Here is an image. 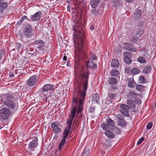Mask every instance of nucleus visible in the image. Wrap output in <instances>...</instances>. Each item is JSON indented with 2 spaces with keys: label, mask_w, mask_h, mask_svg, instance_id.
Segmentation results:
<instances>
[{
  "label": "nucleus",
  "mask_w": 156,
  "mask_h": 156,
  "mask_svg": "<svg viewBox=\"0 0 156 156\" xmlns=\"http://www.w3.org/2000/svg\"><path fill=\"white\" fill-rule=\"evenodd\" d=\"M16 45V49L18 51H19L20 50V48L21 47V44L20 43H17Z\"/></svg>",
  "instance_id": "nucleus-53"
},
{
  "label": "nucleus",
  "mask_w": 156,
  "mask_h": 156,
  "mask_svg": "<svg viewBox=\"0 0 156 156\" xmlns=\"http://www.w3.org/2000/svg\"><path fill=\"white\" fill-rule=\"evenodd\" d=\"M77 35L78 37L80 40L81 44H82L85 39V35L83 33V31L80 30V31H78L77 32Z\"/></svg>",
  "instance_id": "nucleus-12"
},
{
  "label": "nucleus",
  "mask_w": 156,
  "mask_h": 156,
  "mask_svg": "<svg viewBox=\"0 0 156 156\" xmlns=\"http://www.w3.org/2000/svg\"><path fill=\"white\" fill-rule=\"evenodd\" d=\"M22 22L21 20H19L16 24V26H20Z\"/></svg>",
  "instance_id": "nucleus-54"
},
{
  "label": "nucleus",
  "mask_w": 156,
  "mask_h": 156,
  "mask_svg": "<svg viewBox=\"0 0 156 156\" xmlns=\"http://www.w3.org/2000/svg\"><path fill=\"white\" fill-rule=\"evenodd\" d=\"M144 139H145L144 137H141L138 141L137 143V145H139L140 144L142 143V142L144 140Z\"/></svg>",
  "instance_id": "nucleus-51"
},
{
  "label": "nucleus",
  "mask_w": 156,
  "mask_h": 156,
  "mask_svg": "<svg viewBox=\"0 0 156 156\" xmlns=\"http://www.w3.org/2000/svg\"><path fill=\"white\" fill-rule=\"evenodd\" d=\"M1 52L2 53V55H4L5 53V51L4 49H2L1 50Z\"/></svg>",
  "instance_id": "nucleus-57"
},
{
  "label": "nucleus",
  "mask_w": 156,
  "mask_h": 156,
  "mask_svg": "<svg viewBox=\"0 0 156 156\" xmlns=\"http://www.w3.org/2000/svg\"><path fill=\"white\" fill-rule=\"evenodd\" d=\"M90 29L91 30H93L94 29V27L93 25H92L90 28Z\"/></svg>",
  "instance_id": "nucleus-62"
},
{
  "label": "nucleus",
  "mask_w": 156,
  "mask_h": 156,
  "mask_svg": "<svg viewBox=\"0 0 156 156\" xmlns=\"http://www.w3.org/2000/svg\"><path fill=\"white\" fill-rule=\"evenodd\" d=\"M8 7L6 2H4L2 0H0V7L3 9H5Z\"/></svg>",
  "instance_id": "nucleus-31"
},
{
  "label": "nucleus",
  "mask_w": 156,
  "mask_h": 156,
  "mask_svg": "<svg viewBox=\"0 0 156 156\" xmlns=\"http://www.w3.org/2000/svg\"><path fill=\"white\" fill-rule=\"evenodd\" d=\"M116 116L117 118L119 119V121L122 120V119H124V116L120 114L116 115Z\"/></svg>",
  "instance_id": "nucleus-47"
},
{
  "label": "nucleus",
  "mask_w": 156,
  "mask_h": 156,
  "mask_svg": "<svg viewBox=\"0 0 156 156\" xmlns=\"http://www.w3.org/2000/svg\"><path fill=\"white\" fill-rule=\"evenodd\" d=\"M23 33L27 37H30L32 35L31 33V27L28 23L25 26L23 30Z\"/></svg>",
  "instance_id": "nucleus-6"
},
{
  "label": "nucleus",
  "mask_w": 156,
  "mask_h": 156,
  "mask_svg": "<svg viewBox=\"0 0 156 156\" xmlns=\"http://www.w3.org/2000/svg\"><path fill=\"white\" fill-rule=\"evenodd\" d=\"M41 16V13L40 12H36L32 16L31 20L32 21H35L39 20Z\"/></svg>",
  "instance_id": "nucleus-13"
},
{
  "label": "nucleus",
  "mask_w": 156,
  "mask_h": 156,
  "mask_svg": "<svg viewBox=\"0 0 156 156\" xmlns=\"http://www.w3.org/2000/svg\"><path fill=\"white\" fill-rule=\"evenodd\" d=\"M152 126V123L151 122H149L147 126V128L148 129H150Z\"/></svg>",
  "instance_id": "nucleus-52"
},
{
  "label": "nucleus",
  "mask_w": 156,
  "mask_h": 156,
  "mask_svg": "<svg viewBox=\"0 0 156 156\" xmlns=\"http://www.w3.org/2000/svg\"><path fill=\"white\" fill-rule=\"evenodd\" d=\"M89 73L87 70L85 71L83 69L81 71L80 74V79L81 80L83 84V90H80L76 88L79 91L78 94H80V97L78 101V106L76 117H79V114L83 111L84 101L86 96V90L87 88L88 83Z\"/></svg>",
  "instance_id": "nucleus-1"
},
{
  "label": "nucleus",
  "mask_w": 156,
  "mask_h": 156,
  "mask_svg": "<svg viewBox=\"0 0 156 156\" xmlns=\"http://www.w3.org/2000/svg\"><path fill=\"white\" fill-rule=\"evenodd\" d=\"M12 112L9 108L4 107L2 108L0 110V117L1 120H5L9 119Z\"/></svg>",
  "instance_id": "nucleus-4"
},
{
  "label": "nucleus",
  "mask_w": 156,
  "mask_h": 156,
  "mask_svg": "<svg viewBox=\"0 0 156 156\" xmlns=\"http://www.w3.org/2000/svg\"><path fill=\"white\" fill-rule=\"evenodd\" d=\"M129 51H130L132 52H135L136 51V49L134 48H131L129 49Z\"/></svg>",
  "instance_id": "nucleus-55"
},
{
  "label": "nucleus",
  "mask_w": 156,
  "mask_h": 156,
  "mask_svg": "<svg viewBox=\"0 0 156 156\" xmlns=\"http://www.w3.org/2000/svg\"><path fill=\"white\" fill-rule=\"evenodd\" d=\"M1 97V101L4 106L12 110L16 108V98L12 95L9 93L2 94Z\"/></svg>",
  "instance_id": "nucleus-2"
},
{
  "label": "nucleus",
  "mask_w": 156,
  "mask_h": 156,
  "mask_svg": "<svg viewBox=\"0 0 156 156\" xmlns=\"http://www.w3.org/2000/svg\"><path fill=\"white\" fill-rule=\"evenodd\" d=\"M59 125L60 126L59 123L57 121L51 124V127L55 133H58L61 131V129L58 127Z\"/></svg>",
  "instance_id": "nucleus-10"
},
{
  "label": "nucleus",
  "mask_w": 156,
  "mask_h": 156,
  "mask_svg": "<svg viewBox=\"0 0 156 156\" xmlns=\"http://www.w3.org/2000/svg\"><path fill=\"white\" fill-rule=\"evenodd\" d=\"M67 59V57L66 56H64L63 57V60L64 61H66Z\"/></svg>",
  "instance_id": "nucleus-61"
},
{
  "label": "nucleus",
  "mask_w": 156,
  "mask_h": 156,
  "mask_svg": "<svg viewBox=\"0 0 156 156\" xmlns=\"http://www.w3.org/2000/svg\"><path fill=\"white\" fill-rule=\"evenodd\" d=\"M137 35L139 34V37H140L142 36V35L144 34V30H141L140 29H139V30H138L137 31Z\"/></svg>",
  "instance_id": "nucleus-46"
},
{
  "label": "nucleus",
  "mask_w": 156,
  "mask_h": 156,
  "mask_svg": "<svg viewBox=\"0 0 156 156\" xmlns=\"http://www.w3.org/2000/svg\"><path fill=\"white\" fill-rule=\"evenodd\" d=\"M108 82L109 84L111 85H115L117 83V80L116 79L112 77L110 78L108 80Z\"/></svg>",
  "instance_id": "nucleus-23"
},
{
  "label": "nucleus",
  "mask_w": 156,
  "mask_h": 156,
  "mask_svg": "<svg viewBox=\"0 0 156 156\" xmlns=\"http://www.w3.org/2000/svg\"><path fill=\"white\" fill-rule=\"evenodd\" d=\"M126 73L128 74H131L132 73V69L130 67H127L125 68Z\"/></svg>",
  "instance_id": "nucleus-44"
},
{
  "label": "nucleus",
  "mask_w": 156,
  "mask_h": 156,
  "mask_svg": "<svg viewBox=\"0 0 156 156\" xmlns=\"http://www.w3.org/2000/svg\"><path fill=\"white\" fill-rule=\"evenodd\" d=\"M48 98V97H45L44 98V99L46 101H47Z\"/></svg>",
  "instance_id": "nucleus-64"
},
{
  "label": "nucleus",
  "mask_w": 156,
  "mask_h": 156,
  "mask_svg": "<svg viewBox=\"0 0 156 156\" xmlns=\"http://www.w3.org/2000/svg\"><path fill=\"white\" fill-rule=\"evenodd\" d=\"M14 75L12 73H9V77H12L14 76Z\"/></svg>",
  "instance_id": "nucleus-60"
},
{
  "label": "nucleus",
  "mask_w": 156,
  "mask_h": 156,
  "mask_svg": "<svg viewBox=\"0 0 156 156\" xmlns=\"http://www.w3.org/2000/svg\"><path fill=\"white\" fill-rule=\"evenodd\" d=\"M111 88L113 90H115L117 89V87L115 86H112Z\"/></svg>",
  "instance_id": "nucleus-58"
},
{
  "label": "nucleus",
  "mask_w": 156,
  "mask_h": 156,
  "mask_svg": "<svg viewBox=\"0 0 156 156\" xmlns=\"http://www.w3.org/2000/svg\"><path fill=\"white\" fill-rule=\"evenodd\" d=\"M137 96V94L134 91L129 92L128 94V97L130 98H135Z\"/></svg>",
  "instance_id": "nucleus-27"
},
{
  "label": "nucleus",
  "mask_w": 156,
  "mask_h": 156,
  "mask_svg": "<svg viewBox=\"0 0 156 156\" xmlns=\"http://www.w3.org/2000/svg\"><path fill=\"white\" fill-rule=\"evenodd\" d=\"M151 67L150 66H145L142 70V72L144 74H148L151 72Z\"/></svg>",
  "instance_id": "nucleus-19"
},
{
  "label": "nucleus",
  "mask_w": 156,
  "mask_h": 156,
  "mask_svg": "<svg viewBox=\"0 0 156 156\" xmlns=\"http://www.w3.org/2000/svg\"><path fill=\"white\" fill-rule=\"evenodd\" d=\"M95 110V108H94L91 107L90 108V111L91 112H93Z\"/></svg>",
  "instance_id": "nucleus-59"
},
{
  "label": "nucleus",
  "mask_w": 156,
  "mask_h": 156,
  "mask_svg": "<svg viewBox=\"0 0 156 156\" xmlns=\"http://www.w3.org/2000/svg\"><path fill=\"white\" fill-rule=\"evenodd\" d=\"M137 61L141 63H144L146 62V59L144 58L142 56H140L138 58Z\"/></svg>",
  "instance_id": "nucleus-38"
},
{
  "label": "nucleus",
  "mask_w": 156,
  "mask_h": 156,
  "mask_svg": "<svg viewBox=\"0 0 156 156\" xmlns=\"http://www.w3.org/2000/svg\"><path fill=\"white\" fill-rule=\"evenodd\" d=\"M130 41L132 42L136 43L138 41V39L137 37H133L130 39Z\"/></svg>",
  "instance_id": "nucleus-50"
},
{
  "label": "nucleus",
  "mask_w": 156,
  "mask_h": 156,
  "mask_svg": "<svg viewBox=\"0 0 156 156\" xmlns=\"http://www.w3.org/2000/svg\"><path fill=\"white\" fill-rule=\"evenodd\" d=\"M130 58H124L123 59L124 62L128 64H131L132 60Z\"/></svg>",
  "instance_id": "nucleus-41"
},
{
  "label": "nucleus",
  "mask_w": 156,
  "mask_h": 156,
  "mask_svg": "<svg viewBox=\"0 0 156 156\" xmlns=\"http://www.w3.org/2000/svg\"><path fill=\"white\" fill-rule=\"evenodd\" d=\"M106 122L110 127H114L115 125V122L110 118L107 119Z\"/></svg>",
  "instance_id": "nucleus-26"
},
{
  "label": "nucleus",
  "mask_w": 156,
  "mask_h": 156,
  "mask_svg": "<svg viewBox=\"0 0 156 156\" xmlns=\"http://www.w3.org/2000/svg\"><path fill=\"white\" fill-rule=\"evenodd\" d=\"M100 2V0H91L90 4L93 8H95L97 6Z\"/></svg>",
  "instance_id": "nucleus-21"
},
{
  "label": "nucleus",
  "mask_w": 156,
  "mask_h": 156,
  "mask_svg": "<svg viewBox=\"0 0 156 156\" xmlns=\"http://www.w3.org/2000/svg\"><path fill=\"white\" fill-rule=\"evenodd\" d=\"M90 153L89 149H85L83 151L81 156H89Z\"/></svg>",
  "instance_id": "nucleus-33"
},
{
  "label": "nucleus",
  "mask_w": 156,
  "mask_h": 156,
  "mask_svg": "<svg viewBox=\"0 0 156 156\" xmlns=\"http://www.w3.org/2000/svg\"><path fill=\"white\" fill-rule=\"evenodd\" d=\"M79 91L78 89L74 87L73 91V95L72 103V107L71 110L69 119L73 120L76 117V111L77 104L78 103V95Z\"/></svg>",
  "instance_id": "nucleus-3"
},
{
  "label": "nucleus",
  "mask_w": 156,
  "mask_h": 156,
  "mask_svg": "<svg viewBox=\"0 0 156 156\" xmlns=\"http://www.w3.org/2000/svg\"><path fill=\"white\" fill-rule=\"evenodd\" d=\"M38 77L36 75L33 76L29 78L27 82L28 86L32 87L38 82Z\"/></svg>",
  "instance_id": "nucleus-5"
},
{
  "label": "nucleus",
  "mask_w": 156,
  "mask_h": 156,
  "mask_svg": "<svg viewBox=\"0 0 156 156\" xmlns=\"http://www.w3.org/2000/svg\"><path fill=\"white\" fill-rule=\"evenodd\" d=\"M87 65L90 69H95L97 67V65L92 60L88 61L87 63Z\"/></svg>",
  "instance_id": "nucleus-16"
},
{
  "label": "nucleus",
  "mask_w": 156,
  "mask_h": 156,
  "mask_svg": "<svg viewBox=\"0 0 156 156\" xmlns=\"http://www.w3.org/2000/svg\"><path fill=\"white\" fill-rule=\"evenodd\" d=\"M126 103L129 109H130L131 108H134L136 107L135 103L132 100H128L127 101Z\"/></svg>",
  "instance_id": "nucleus-15"
},
{
  "label": "nucleus",
  "mask_w": 156,
  "mask_h": 156,
  "mask_svg": "<svg viewBox=\"0 0 156 156\" xmlns=\"http://www.w3.org/2000/svg\"><path fill=\"white\" fill-rule=\"evenodd\" d=\"M126 1L129 2H132L134 0H126Z\"/></svg>",
  "instance_id": "nucleus-63"
},
{
  "label": "nucleus",
  "mask_w": 156,
  "mask_h": 156,
  "mask_svg": "<svg viewBox=\"0 0 156 156\" xmlns=\"http://www.w3.org/2000/svg\"><path fill=\"white\" fill-rule=\"evenodd\" d=\"M90 54L91 55V60H96L97 59V58L96 55H95L94 54L92 53L91 52L90 53Z\"/></svg>",
  "instance_id": "nucleus-49"
},
{
  "label": "nucleus",
  "mask_w": 156,
  "mask_h": 156,
  "mask_svg": "<svg viewBox=\"0 0 156 156\" xmlns=\"http://www.w3.org/2000/svg\"><path fill=\"white\" fill-rule=\"evenodd\" d=\"M139 81L140 82V83H145L146 81L145 78L144 76H139Z\"/></svg>",
  "instance_id": "nucleus-43"
},
{
  "label": "nucleus",
  "mask_w": 156,
  "mask_h": 156,
  "mask_svg": "<svg viewBox=\"0 0 156 156\" xmlns=\"http://www.w3.org/2000/svg\"><path fill=\"white\" fill-rule=\"evenodd\" d=\"M141 12L140 10L139 9H136L134 12V17L136 20H138L141 17Z\"/></svg>",
  "instance_id": "nucleus-14"
},
{
  "label": "nucleus",
  "mask_w": 156,
  "mask_h": 156,
  "mask_svg": "<svg viewBox=\"0 0 156 156\" xmlns=\"http://www.w3.org/2000/svg\"><path fill=\"white\" fill-rule=\"evenodd\" d=\"M69 133V130H67V129H65L63 133V136L62 137H63V139H64L66 140L67 138L68 135Z\"/></svg>",
  "instance_id": "nucleus-32"
},
{
  "label": "nucleus",
  "mask_w": 156,
  "mask_h": 156,
  "mask_svg": "<svg viewBox=\"0 0 156 156\" xmlns=\"http://www.w3.org/2000/svg\"><path fill=\"white\" fill-rule=\"evenodd\" d=\"M73 120L69 119L67 120V124H68L67 126L68 129H67L69 130V131L71 129V126Z\"/></svg>",
  "instance_id": "nucleus-37"
},
{
  "label": "nucleus",
  "mask_w": 156,
  "mask_h": 156,
  "mask_svg": "<svg viewBox=\"0 0 156 156\" xmlns=\"http://www.w3.org/2000/svg\"><path fill=\"white\" fill-rule=\"evenodd\" d=\"M124 56V58H131L132 56V53L128 51H126L123 53Z\"/></svg>",
  "instance_id": "nucleus-34"
},
{
  "label": "nucleus",
  "mask_w": 156,
  "mask_h": 156,
  "mask_svg": "<svg viewBox=\"0 0 156 156\" xmlns=\"http://www.w3.org/2000/svg\"><path fill=\"white\" fill-rule=\"evenodd\" d=\"M136 84L134 81H131L128 82V85L130 87L133 88L135 87Z\"/></svg>",
  "instance_id": "nucleus-42"
},
{
  "label": "nucleus",
  "mask_w": 156,
  "mask_h": 156,
  "mask_svg": "<svg viewBox=\"0 0 156 156\" xmlns=\"http://www.w3.org/2000/svg\"><path fill=\"white\" fill-rule=\"evenodd\" d=\"M112 131L116 134L119 135L121 133V130L119 128L114 126L112 129Z\"/></svg>",
  "instance_id": "nucleus-28"
},
{
  "label": "nucleus",
  "mask_w": 156,
  "mask_h": 156,
  "mask_svg": "<svg viewBox=\"0 0 156 156\" xmlns=\"http://www.w3.org/2000/svg\"><path fill=\"white\" fill-rule=\"evenodd\" d=\"M34 44L35 47L37 48H41L45 45L44 42L41 39L36 40H35L34 41Z\"/></svg>",
  "instance_id": "nucleus-11"
},
{
  "label": "nucleus",
  "mask_w": 156,
  "mask_h": 156,
  "mask_svg": "<svg viewBox=\"0 0 156 156\" xmlns=\"http://www.w3.org/2000/svg\"><path fill=\"white\" fill-rule=\"evenodd\" d=\"M111 90H109L108 93V98L111 100H114L115 98V94L110 92Z\"/></svg>",
  "instance_id": "nucleus-35"
},
{
  "label": "nucleus",
  "mask_w": 156,
  "mask_h": 156,
  "mask_svg": "<svg viewBox=\"0 0 156 156\" xmlns=\"http://www.w3.org/2000/svg\"><path fill=\"white\" fill-rule=\"evenodd\" d=\"M110 74L114 77H117L119 75V72L117 69H114L111 71Z\"/></svg>",
  "instance_id": "nucleus-25"
},
{
  "label": "nucleus",
  "mask_w": 156,
  "mask_h": 156,
  "mask_svg": "<svg viewBox=\"0 0 156 156\" xmlns=\"http://www.w3.org/2000/svg\"><path fill=\"white\" fill-rule=\"evenodd\" d=\"M92 101L96 102L98 104H99V98L98 93H96L93 95Z\"/></svg>",
  "instance_id": "nucleus-20"
},
{
  "label": "nucleus",
  "mask_w": 156,
  "mask_h": 156,
  "mask_svg": "<svg viewBox=\"0 0 156 156\" xmlns=\"http://www.w3.org/2000/svg\"><path fill=\"white\" fill-rule=\"evenodd\" d=\"M54 85L51 84H46L42 88V92L40 94L41 95H43V92H47L49 90L52 91L54 90Z\"/></svg>",
  "instance_id": "nucleus-9"
},
{
  "label": "nucleus",
  "mask_w": 156,
  "mask_h": 156,
  "mask_svg": "<svg viewBox=\"0 0 156 156\" xmlns=\"http://www.w3.org/2000/svg\"><path fill=\"white\" fill-rule=\"evenodd\" d=\"M144 86L140 84H138L136 85V89L140 91H141L143 90L144 88Z\"/></svg>",
  "instance_id": "nucleus-45"
},
{
  "label": "nucleus",
  "mask_w": 156,
  "mask_h": 156,
  "mask_svg": "<svg viewBox=\"0 0 156 156\" xmlns=\"http://www.w3.org/2000/svg\"><path fill=\"white\" fill-rule=\"evenodd\" d=\"M123 44L126 45L123 47V48L128 51L129 50L130 48L133 46V44L129 42H124L123 43Z\"/></svg>",
  "instance_id": "nucleus-22"
},
{
  "label": "nucleus",
  "mask_w": 156,
  "mask_h": 156,
  "mask_svg": "<svg viewBox=\"0 0 156 156\" xmlns=\"http://www.w3.org/2000/svg\"><path fill=\"white\" fill-rule=\"evenodd\" d=\"M38 139L37 137H35L31 141L28 146V149L30 151H33L37 146Z\"/></svg>",
  "instance_id": "nucleus-8"
},
{
  "label": "nucleus",
  "mask_w": 156,
  "mask_h": 156,
  "mask_svg": "<svg viewBox=\"0 0 156 156\" xmlns=\"http://www.w3.org/2000/svg\"><path fill=\"white\" fill-rule=\"evenodd\" d=\"M102 141L103 142V144H104L107 146H109L110 145L111 141L110 140L103 139V140H102Z\"/></svg>",
  "instance_id": "nucleus-40"
},
{
  "label": "nucleus",
  "mask_w": 156,
  "mask_h": 156,
  "mask_svg": "<svg viewBox=\"0 0 156 156\" xmlns=\"http://www.w3.org/2000/svg\"><path fill=\"white\" fill-rule=\"evenodd\" d=\"M101 126L103 129L106 131L110 130L111 129L110 127L107 123H102Z\"/></svg>",
  "instance_id": "nucleus-24"
},
{
  "label": "nucleus",
  "mask_w": 156,
  "mask_h": 156,
  "mask_svg": "<svg viewBox=\"0 0 156 156\" xmlns=\"http://www.w3.org/2000/svg\"><path fill=\"white\" fill-rule=\"evenodd\" d=\"M120 107L121 108L120 110V112L127 117H129L130 116V115L128 111L130 109H129L127 105L123 104L120 105Z\"/></svg>",
  "instance_id": "nucleus-7"
},
{
  "label": "nucleus",
  "mask_w": 156,
  "mask_h": 156,
  "mask_svg": "<svg viewBox=\"0 0 156 156\" xmlns=\"http://www.w3.org/2000/svg\"><path fill=\"white\" fill-rule=\"evenodd\" d=\"M105 135L109 139H112L115 138V134L110 130L105 131Z\"/></svg>",
  "instance_id": "nucleus-18"
},
{
  "label": "nucleus",
  "mask_w": 156,
  "mask_h": 156,
  "mask_svg": "<svg viewBox=\"0 0 156 156\" xmlns=\"http://www.w3.org/2000/svg\"><path fill=\"white\" fill-rule=\"evenodd\" d=\"M27 17L26 16H23L20 20H21L22 21H23L24 20L26 19V18H27Z\"/></svg>",
  "instance_id": "nucleus-56"
},
{
  "label": "nucleus",
  "mask_w": 156,
  "mask_h": 156,
  "mask_svg": "<svg viewBox=\"0 0 156 156\" xmlns=\"http://www.w3.org/2000/svg\"><path fill=\"white\" fill-rule=\"evenodd\" d=\"M118 124L121 127H125L126 126V122L124 119L119 121Z\"/></svg>",
  "instance_id": "nucleus-36"
},
{
  "label": "nucleus",
  "mask_w": 156,
  "mask_h": 156,
  "mask_svg": "<svg viewBox=\"0 0 156 156\" xmlns=\"http://www.w3.org/2000/svg\"><path fill=\"white\" fill-rule=\"evenodd\" d=\"M140 72V71L138 69L134 68L132 69V73L133 75H135Z\"/></svg>",
  "instance_id": "nucleus-39"
},
{
  "label": "nucleus",
  "mask_w": 156,
  "mask_h": 156,
  "mask_svg": "<svg viewBox=\"0 0 156 156\" xmlns=\"http://www.w3.org/2000/svg\"><path fill=\"white\" fill-rule=\"evenodd\" d=\"M112 4L114 7H116L118 5L119 6L122 5L121 3L120 2V1L118 0L112 1Z\"/></svg>",
  "instance_id": "nucleus-29"
},
{
  "label": "nucleus",
  "mask_w": 156,
  "mask_h": 156,
  "mask_svg": "<svg viewBox=\"0 0 156 156\" xmlns=\"http://www.w3.org/2000/svg\"><path fill=\"white\" fill-rule=\"evenodd\" d=\"M65 144H66V140L62 139L60 142L59 144L58 148L59 151L62 150L63 147V146Z\"/></svg>",
  "instance_id": "nucleus-30"
},
{
  "label": "nucleus",
  "mask_w": 156,
  "mask_h": 156,
  "mask_svg": "<svg viewBox=\"0 0 156 156\" xmlns=\"http://www.w3.org/2000/svg\"><path fill=\"white\" fill-rule=\"evenodd\" d=\"M111 66L113 67L117 68L119 66V63L117 59H113L112 60L111 64Z\"/></svg>",
  "instance_id": "nucleus-17"
},
{
  "label": "nucleus",
  "mask_w": 156,
  "mask_h": 156,
  "mask_svg": "<svg viewBox=\"0 0 156 156\" xmlns=\"http://www.w3.org/2000/svg\"><path fill=\"white\" fill-rule=\"evenodd\" d=\"M83 0H75L74 2V4H76L77 6L80 5L81 3L83 2Z\"/></svg>",
  "instance_id": "nucleus-48"
}]
</instances>
